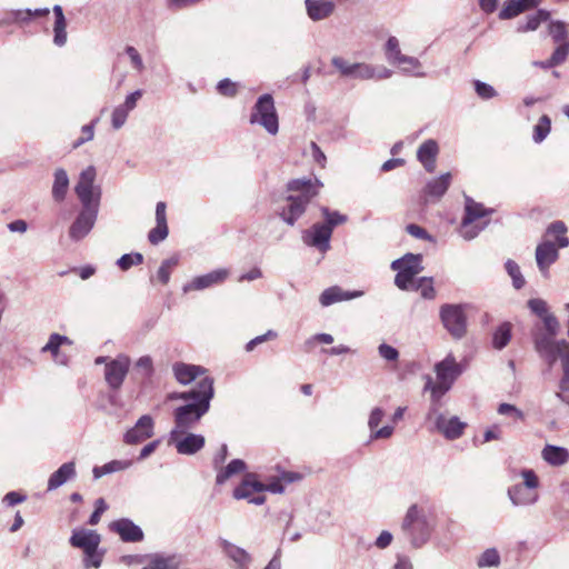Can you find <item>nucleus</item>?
Instances as JSON below:
<instances>
[{"instance_id": "nucleus-24", "label": "nucleus", "mask_w": 569, "mask_h": 569, "mask_svg": "<svg viewBox=\"0 0 569 569\" xmlns=\"http://www.w3.org/2000/svg\"><path fill=\"white\" fill-rule=\"evenodd\" d=\"M204 386H206V388L210 387L212 395L214 393L213 379L209 378V377H204L197 383V387L194 389H191V390L184 391V392L169 393L168 399L169 400H183L188 403H199L202 400V396L204 395V393H202Z\"/></svg>"}, {"instance_id": "nucleus-5", "label": "nucleus", "mask_w": 569, "mask_h": 569, "mask_svg": "<svg viewBox=\"0 0 569 569\" xmlns=\"http://www.w3.org/2000/svg\"><path fill=\"white\" fill-rule=\"evenodd\" d=\"M556 347L552 348L551 360L545 356H538L549 369H552L558 360L561 361L562 377L559 381V391L556 397L563 403L569 405V342L566 339L556 341Z\"/></svg>"}, {"instance_id": "nucleus-47", "label": "nucleus", "mask_w": 569, "mask_h": 569, "mask_svg": "<svg viewBox=\"0 0 569 569\" xmlns=\"http://www.w3.org/2000/svg\"><path fill=\"white\" fill-rule=\"evenodd\" d=\"M549 12L546 10H538L536 13L529 16L527 18V22L525 24H520L518 27V31H533L536 30L541 22L547 21L549 19Z\"/></svg>"}, {"instance_id": "nucleus-52", "label": "nucleus", "mask_w": 569, "mask_h": 569, "mask_svg": "<svg viewBox=\"0 0 569 569\" xmlns=\"http://www.w3.org/2000/svg\"><path fill=\"white\" fill-rule=\"evenodd\" d=\"M375 78L376 67L365 62H355V70L351 79L370 80Z\"/></svg>"}, {"instance_id": "nucleus-41", "label": "nucleus", "mask_w": 569, "mask_h": 569, "mask_svg": "<svg viewBox=\"0 0 569 569\" xmlns=\"http://www.w3.org/2000/svg\"><path fill=\"white\" fill-rule=\"evenodd\" d=\"M142 569H179V563L172 556L154 555Z\"/></svg>"}, {"instance_id": "nucleus-7", "label": "nucleus", "mask_w": 569, "mask_h": 569, "mask_svg": "<svg viewBox=\"0 0 569 569\" xmlns=\"http://www.w3.org/2000/svg\"><path fill=\"white\" fill-rule=\"evenodd\" d=\"M96 168L93 166L87 167L81 171L78 182L74 187V192L82 207L100 208L101 187L96 184Z\"/></svg>"}, {"instance_id": "nucleus-39", "label": "nucleus", "mask_w": 569, "mask_h": 569, "mask_svg": "<svg viewBox=\"0 0 569 569\" xmlns=\"http://www.w3.org/2000/svg\"><path fill=\"white\" fill-rule=\"evenodd\" d=\"M69 187V178L63 169H57L54 172V181L52 186V197L56 201H62Z\"/></svg>"}, {"instance_id": "nucleus-64", "label": "nucleus", "mask_w": 569, "mask_h": 569, "mask_svg": "<svg viewBox=\"0 0 569 569\" xmlns=\"http://www.w3.org/2000/svg\"><path fill=\"white\" fill-rule=\"evenodd\" d=\"M168 226L157 224L153 229L149 231L148 239L152 244H158L168 237Z\"/></svg>"}, {"instance_id": "nucleus-46", "label": "nucleus", "mask_w": 569, "mask_h": 569, "mask_svg": "<svg viewBox=\"0 0 569 569\" xmlns=\"http://www.w3.org/2000/svg\"><path fill=\"white\" fill-rule=\"evenodd\" d=\"M500 565V555L496 548L486 549L478 558L479 568L498 567Z\"/></svg>"}, {"instance_id": "nucleus-17", "label": "nucleus", "mask_w": 569, "mask_h": 569, "mask_svg": "<svg viewBox=\"0 0 569 569\" xmlns=\"http://www.w3.org/2000/svg\"><path fill=\"white\" fill-rule=\"evenodd\" d=\"M229 274L227 269H217L207 274L194 277L191 281L182 287V291L188 293L190 291H200L212 286L223 282Z\"/></svg>"}, {"instance_id": "nucleus-54", "label": "nucleus", "mask_w": 569, "mask_h": 569, "mask_svg": "<svg viewBox=\"0 0 569 569\" xmlns=\"http://www.w3.org/2000/svg\"><path fill=\"white\" fill-rule=\"evenodd\" d=\"M331 64L339 71L343 78H352L355 70V62H350L342 57L335 56L331 59Z\"/></svg>"}, {"instance_id": "nucleus-21", "label": "nucleus", "mask_w": 569, "mask_h": 569, "mask_svg": "<svg viewBox=\"0 0 569 569\" xmlns=\"http://www.w3.org/2000/svg\"><path fill=\"white\" fill-rule=\"evenodd\" d=\"M385 417V410L380 407H375L369 415L368 428L370 429V440L389 439L395 431L392 426H385L378 428Z\"/></svg>"}, {"instance_id": "nucleus-33", "label": "nucleus", "mask_w": 569, "mask_h": 569, "mask_svg": "<svg viewBox=\"0 0 569 569\" xmlns=\"http://www.w3.org/2000/svg\"><path fill=\"white\" fill-rule=\"evenodd\" d=\"M402 268L415 277L423 270L422 256L407 253L402 258L392 261L391 269Z\"/></svg>"}, {"instance_id": "nucleus-48", "label": "nucleus", "mask_w": 569, "mask_h": 569, "mask_svg": "<svg viewBox=\"0 0 569 569\" xmlns=\"http://www.w3.org/2000/svg\"><path fill=\"white\" fill-rule=\"evenodd\" d=\"M549 34L551 36L553 42L562 43L568 42V30L566 23L560 20L551 21L548 27Z\"/></svg>"}, {"instance_id": "nucleus-26", "label": "nucleus", "mask_w": 569, "mask_h": 569, "mask_svg": "<svg viewBox=\"0 0 569 569\" xmlns=\"http://www.w3.org/2000/svg\"><path fill=\"white\" fill-rule=\"evenodd\" d=\"M53 39L52 42L57 47H63L67 43L68 34H67V20L62 10V7L59 4L53 6Z\"/></svg>"}, {"instance_id": "nucleus-63", "label": "nucleus", "mask_w": 569, "mask_h": 569, "mask_svg": "<svg viewBox=\"0 0 569 569\" xmlns=\"http://www.w3.org/2000/svg\"><path fill=\"white\" fill-rule=\"evenodd\" d=\"M378 353L388 362H396L399 359V351L388 343L379 345Z\"/></svg>"}, {"instance_id": "nucleus-57", "label": "nucleus", "mask_w": 569, "mask_h": 569, "mask_svg": "<svg viewBox=\"0 0 569 569\" xmlns=\"http://www.w3.org/2000/svg\"><path fill=\"white\" fill-rule=\"evenodd\" d=\"M98 122V119L93 120L91 123L89 124H84L82 128H81V137L78 138L74 142H73V148L77 149L79 148L80 146H82L83 143L88 142V141H91L94 137V126L96 123Z\"/></svg>"}, {"instance_id": "nucleus-13", "label": "nucleus", "mask_w": 569, "mask_h": 569, "mask_svg": "<svg viewBox=\"0 0 569 569\" xmlns=\"http://www.w3.org/2000/svg\"><path fill=\"white\" fill-rule=\"evenodd\" d=\"M168 443L173 445L179 455L192 456L203 449L206 438L202 435L190 431H170Z\"/></svg>"}, {"instance_id": "nucleus-45", "label": "nucleus", "mask_w": 569, "mask_h": 569, "mask_svg": "<svg viewBox=\"0 0 569 569\" xmlns=\"http://www.w3.org/2000/svg\"><path fill=\"white\" fill-rule=\"evenodd\" d=\"M179 257L177 254L163 260L158 269L157 278L162 284H167L170 280L172 269L178 266Z\"/></svg>"}, {"instance_id": "nucleus-10", "label": "nucleus", "mask_w": 569, "mask_h": 569, "mask_svg": "<svg viewBox=\"0 0 569 569\" xmlns=\"http://www.w3.org/2000/svg\"><path fill=\"white\" fill-rule=\"evenodd\" d=\"M491 213V210L486 209L481 203L476 202L470 197L466 196L465 216L461 221L460 234L466 240L475 239L478 233L487 226V222L476 224L481 218Z\"/></svg>"}, {"instance_id": "nucleus-53", "label": "nucleus", "mask_w": 569, "mask_h": 569, "mask_svg": "<svg viewBox=\"0 0 569 569\" xmlns=\"http://www.w3.org/2000/svg\"><path fill=\"white\" fill-rule=\"evenodd\" d=\"M397 274L395 277V284L401 290L412 289L415 286V276L402 268L395 269Z\"/></svg>"}, {"instance_id": "nucleus-51", "label": "nucleus", "mask_w": 569, "mask_h": 569, "mask_svg": "<svg viewBox=\"0 0 569 569\" xmlns=\"http://www.w3.org/2000/svg\"><path fill=\"white\" fill-rule=\"evenodd\" d=\"M321 213L325 218V224L333 230L335 227L345 223L348 220L346 214L340 213L339 211H331L327 207H321Z\"/></svg>"}, {"instance_id": "nucleus-56", "label": "nucleus", "mask_w": 569, "mask_h": 569, "mask_svg": "<svg viewBox=\"0 0 569 569\" xmlns=\"http://www.w3.org/2000/svg\"><path fill=\"white\" fill-rule=\"evenodd\" d=\"M412 289L420 290L425 299H433L436 290L433 288L432 278L422 277L413 286Z\"/></svg>"}, {"instance_id": "nucleus-31", "label": "nucleus", "mask_w": 569, "mask_h": 569, "mask_svg": "<svg viewBox=\"0 0 569 569\" xmlns=\"http://www.w3.org/2000/svg\"><path fill=\"white\" fill-rule=\"evenodd\" d=\"M76 475V465L73 461L61 465L60 468L50 476L48 480V490L51 491L61 487L68 480L73 479Z\"/></svg>"}, {"instance_id": "nucleus-25", "label": "nucleus", "mask_w": 569, "mask_h": 569, "mask_svg": "<svg viewBox=\"0 0 569 569\" xmlns=\"http://www.w3.org/2000/svg\"><path fill=\"white\" fill-rule=\"evenodd\" d=\"M305 6L308 18L315 22L329 18L336 9L329 0H305Z\"/></svg>"}, {"instance_id": "nucleus-30", "label": "nucleus", "mask_w": 569, "mask_h": 569, "mask_svg": "<svg viewBox=\"0 0 569 569\" xmlns=\"http://www.w3.org/2000/svg\"><path fill=\"white\" fill-rule=\"evenodd\" d=\"M541 457L548 465L561 467L569 461V450L561 446L546 445L541 450Z\"/></svg>"}, {"instance_id": "nucleus-61", "label": "nucleus", "mask_w": 569, "mask_h": 569, "mask_svg": "<svg viewBox=\"0 0 569 569\" xmlns=\"http://www.w3.org/2000/svg\"><path fill=\"white\" fill-rule=\"evenodd\" d=\"M559 46L552 52L550 59L551 63L559 66L566 61L569 56V42L558 43Z\"/></svg>"}, {"instance_id": "nucleus-18", "label": "nucleus", "mask_w": 569, "mask_h": 569, "mask_svg": "<svg viewBox=\"0 0 569 569\" xmlns=\"http://www.w3.org/2000/svg\"><path fill=\"white\" fill-rule=\"evenodd\" d=\"M558 246L555 242L546 240L537 246L536 262L545 278L549 276V268L558 260Z\"/></svg>"}, {"instance_id": "nucleus-50", "label": "nucleus", "mask_w": 569, "mask_h": 569, "mask_svg": "<svg viewBox=\"0 0 569 569\" xmlns=\"http://www.w3.org/2000/svg\"><path fill=\"white\" fill-rule=\"evenodd\" d=\"M505 268L510 278L512 279L513 287L517 290L521 289L525 286L526 281L520 271L519 264L516 261L508 259L505 263Z\"/></svg>"}, {"instance_id": "nucleus-16", "label": "nucleus", "mask_w": 569, "mask_h": 569, "mask_svg": "<svg viewBox=\"0 0 569 569\" xmlns=\"http://www.w3.org/2000/svg\"><path fill=\"white\" fill-rule=\"evenodd\" d=\"M331 229L325 223H315L309 230L302 234L303 242L308 246L316 247L322 252L330 248Z\"/></svg>"}, {"instance_id": "nucleus-35", "label": "nucleus", "mask_w": 569, "mask_h": 569, "mask_svg": "<svg viewBox=\"0 0 569 569\" xmlns=\"http://www.w3.org/2000/svg\"><path fill=\"white\" fill-rule=\"evenodd\" d=\"M393 66H397L400 68L401 72L406 74H410L418 78L426 77V73L421 71V62L411 56L401 54V57H398V60L392 63Z\"/></svg>"}, {"instance_id": "nucleus-15", "label": "nucleus", "mask_w": 569, "mask_h": 569, "mask_svg": "<svg viewBox=\"0 0 569 569\" xmlns=\"http://www.w3.org/2000/svg\"><path fill=\"white\" fill-rule=\"evenodd\" d=\"M153 433V418L149 415H143L138 419L136 425L124 433L123 441L127 445H138L151 438Z\"/></svg>"}, {"instance_id": "nucleus-11", "label": "nucleus", "mask_w": 569, "mask_h": 569, "mask_svg": "<svg viewBox=\"0 0 569 569\" xmlns=\"http://www.w3.org/2000/svg\"><path fill=\"white\" fill-rule=\"evenodd\" d=\"M427 421L433 425V429L448 440H456L463 435L466 423L458 417L447 418L439 411L437 406H430L427 413Z\"/></svg>"}, {"instance_id": "nucleus-19", "label": "nucleus", "mask_w": 569, "mask_h": 569, "mask_svg": "<svg viewBox=\"0 0 569 569\" xmlns=\"http://www.w3.org/2000/svg\"><path fill=\"white\" fill-rule=\"evenodd\" d=\"M435 371L438 380L452 386L455 380L462 373L463 368L450 353L442 361L435 366Z\"/></svg>"}, {"instance_id": "nucleus-44", "label": "nucleus", "mask_w": 569, "mask_h": 569, "mask_svg": "<svg viewBox=\"0 0 569 569\" xmlns=\"http://www.w3.org/2000/svg\"><path fill=\"white\" fill-rule=\"evenodd\" d=\"M511 339V326L508 322L500 325L493 333L492 345L496 349H503Z\"/></svg>"}, {"instance_id": "nucleus-20", "label": "nucleus", "mask_w": 569, "mask_h": 569, "mask_svg": "<svg viewBox=\"0 0 569 569\" xmlns=\"http://www.w3.org/2000/svg\"><path fill=\"white\" fill-rule=\"evenodd\" d=\"M111 531L118 533L126 542H138L143 539L141 528L134 525L130 519L122 518L110 525Z\"/></svg>"}, {"instance_id": "nucleus-28", "label": "nucleus", "mask_w": 569, "mask_h": 569, "mask_svg": "<svg viewBox=\"0 0 569 569\" xmlns=\"http://www.w3.org/2000/svg\"><path fill=\"white\" fill-rule=\"evenodd\" d=\"M362 296V291H345L340 287H330L326 289L319 298L321 306L328 307L336 302L351 300Z\"/></svg>"}, {"instance_id": "nucleus-34", "label": "nucleus", "mask_w": 569, "mask_h": 569, "mask_svg": "<svg viewBox=\"0 0 569 569\" xmlns=\"http://www.w3.org/2000/svg\"><path fill=\"white\" fill-rule=\"evenodd\" d=\"M173 372L176 379L182 383L188 385L192 382L197 377L204 372V369L200 366L176 363L173 366Z\"/></svg>"}, {"instance_id": "nucleus-59", "label": "nucleus", "mask_w": 569, "mask_h": 569, "mask_svg": "<svg viewBox=\"0 0 569 569\" xmlns=\"http://www.w3.org/2000/svg\"><path fill=\"white\" fill-rule=\"evenodd\" d=\"M497 412L501 416H509L511 418H513L515 420H525V413L518 409L516 406L513 405H510V403H500L498 409H497Z\"/></svg>"}, {"instance_id": "nucleus-14", "label": "nucleus", "mask_w": 569, "mask_h": 569, "mask_svg": "<svg viewBox=\"0 0 569 569\" xmlns=\"http://www.w3.org/2000/svg\"><path fill=\"white\" fill-rule=\"evenodd\" d=\"M130 366V358L123 353L118 355L114 359L107 362L104 367V380L111 390L118 391L121 388Z\"/></svg>"}, {"instance_id": "nucleus-49", "label": "nucleus", "mask_w": 569, "mask_h": 569, "mask_svg": "<svg viewBox=\"0 0 569 569\" xmlns=\"http://www.w3.org/2000/svg\"><path fill=\"white\" fill-rule=\"evenodd\" d=\"M551 129V120L548 116L540 117L538 123L533 127V141L536 143L542 142L549 134Z\"/></svg>"}, {"instance_id": "nucleus-58", "label": "nucleus", "mask_w": 569, "mask_h": 569, "mask_svg": "<svg viewBox=\"0 0 569 569\" xmlns=\"http://www.w3.org/2000/svg\"><path fill=\"white\" fill-rule=\"evenodd\" d=\"M137 372L141 373L143 378H149L153 372V362L151 357L142 356L140 357L134 366Z\"/></svg>"}, {"instance_id": "nucleus-23", "label": "nucleus", "mask_w": 569, "mask_h": 569, "mask_svg": "<svg viewBox=\"0 0 569 569\" xmlns=\"http://www.w3.org/2000/svg\"><path fill=\"white\" fill-rule=\"evenodd\" d=\"M70 543L72 547L82 549L83 552L94 551L99 547L100 535L94 530H73L72 536L70 537Z\"/></svg>"}, {"instance_id": "nucleus-9", "label": "nucleus", "mask_w": 569, "mask_h": 569, "mask_svg": "<svg viewBox=\"0 0 569 569\" xmlns=\"http://www.w3.org/2000/svg\"><path fill=\"white\" fill-rule=\"evenodd\" d=\"M441 323L455 339H461L467 333V313L463 305L446 303L439 311Z\"/></svg>"}, {"instance_id": "nucleus-6", "label": "nucleus", "mask_w": 569, "mask_h": 569, "mask_svg": "<svg viewBox=\"0 0 569 569\" xmlns=\"http://www.w3.org/2000/svg\"><path fill=\"white\" fill-rule=\"evenodd\" d=\"M251 124H260L264 130L274 136L279 131V120L271 94L264 93L254 103L250 119Z\"/></svg>"}, {"instance_id": "nucleus-60", "label": "nucleus", "mask_w": 569, "mask_h": 569, "mask_svg": "<svg viewBox=\"0 0 569 569\" xmlns=\"http://www.w3.org/2000/svg\"><path fill=\"white\" fill-rule=\"evenodd\" d=\"M129 112L130 111L124 109L121 104L116 107L111 116L112 128L118 130L121 127H123V124L127 121Z\"/></svg>"}, {"instance_id": "nucleus-4", "label": "nucleus", "mask_w": 569, "mask_h": 569, "mask_svg": "<svg viewBox=\"0 0 569 569\" xmlns=\"http://www.w3.org/2000/svg\"><path fill=\"white\" fill-rule=\"evenodd\" d=\"M202 400L199 403H186L173 410L174 427L171 431L184 432L193 429L200 419L208 412L212 392L210 387L204 388Z\"/></svg>"}, {"instance_id": "nucleus-2", "label": "nucleus", "mask_w": 569, "mask_h": 569, "mask_svg": "<svg viewBox=\"0 0 569 569\" xmlns=\"http://www.w3.org/2000/svg\"><path fill=\"white\" fill-rule=\"evenodd\" d=\"M322 183L315 179H293L287 184L284 198L278 214L284 223L292 227L305 213L307 206L319 193Z\"/></svg>"}, {"instance_id": "nucleus-55", "label": "nucleus", "mask_w": 569, "mask_h": 569, "mask_svg": "<svg viewBox=\"0 0 569 569\" xmlns=\"http://www.w3.org/2000/svg\"><path fill=\"white\" fill-rule=\"evenodd\" d=\"M385 54H386V59L387 61L392 64L395 61L398 60V57H401V50H400V44H399V40L391 36L388 38L387 42H386V46H385Z\"/></svg>"}, {"instance_id": "nucleus-29", "label": "nucleus", "mask_w": 569, "mask_h": 569, "mask_svg": "<svg viewBox=\"0 0 569 569\" xmlns=\"http://www.w3.org/2000/svg\"><path fill=\"white\" fill-rule=\"evenodd\" d=\"M438 151V143L432 139L425 141L418 149V160L428 172H433L436 169V157Z\"/></svg>"}, {"instance_id": "nucleus-38", "label": "nucleus", "mask_w": 569, "mask_h": 569, "mask_svg": "<svg viewBox=\"0 0 569 569\" xmlns=\"http://www.w3.org/2000/svg\"><path fill=\"white\" fill-rule=\"evenodd\" d=\"M451 174L445 173L440 177L432 179L426 186V193L430 197L440 198L442 197L450 186Z\"/></svg>"}, {"instance_id": "nucleus-8", "label": "nucleus", "mask_w": 569, "mask_h": 569, "mask_svg": "<svg viewBox=\"0 0 569 569\" xmlns=\"http://www.w3.org/2000/svg\"><path fill=\"white\" fill-rule=\"evenodd\" d=\"M522 483H517L508 489V497L516 507H525L533 505L538 500V477L531 469L521 472Z\"/></svg>"}, {"instance_id": "nucleus-36", "label": "nucleus", "mask_w": 569, "mask_h": 569, "mask_svg": "<svg viewBox=\"0 0 569 569\" xmlns=\"http://www.w3.org/2000/svg\"><path fill=\"white\" fill-rule=\"evenodd\" d=\"M63 343L71 345L70 339L67 336H62L59 333H52L49 338V341L42 347V352H50L56 362L64 365L66 357H60L59 348Z\"/></svg>"}, {"instance_id": "nucleus-40", "label": "nucleus", "mask_w": 569, "mask_h": 569, "mask_svg": "<svg viewBox=\"0 0 569 569\" xmlns=\"http://www.w3.org/2000/svg\"><path fill=\"white\" fill-rule=\"evenodd\" d=\"M131 466L129 460H112L103 466L94 467L92 470L94 479H99L104 475L112 473L116 471H122Z\"/></svg>"}, {"instance_id": "nucleus-12", "label": "nucleus", "mask_w": 569, "mask_h": 569, "mask_svg": "<svg viewBox=\"0 0 569 569\" xmlns=\"http://www.w3.org/2000/svg\"><path fill=\"white\" fill-rule=\"evenodd\" d=\"M99 213V208L82 207L71 223L68 234L72 241H81L93 229Z\"/></svg>"}, {"instance_id": "nucleus-27", "label": "nucleus", "mask_w": 569, "mask_h": 569, "mask_svg": "<svg viewBox=\"0 0 569 569\" xmlns=\"http://www.w3.org/2000/svg\"><path fill=\"white\" fill-rule=\"evenodd\" d=\"M260 492H263V482L257 480L256 475L247 473L242 482L234 489L233 497L249 501L254 493Z\"/></svg>"}, {"instance_id": "nucleus-62", "label": "nucleus", "mask_w": 569, "mask_h": 569, "mask_svg": "<svg viewBox=\"0 0 569 569\" xmlns=\"http://www.w3.org/2000/svg\"><path fill=\"white\" fill-rule=\"evenodd\" d=\"M473 84H475V90H476L477 94L481 99L488 100V99L495 98L497 96L496 89L486 82L476 80Z\"/></svg>"}, {"instance_id": "nucleus-37", "label": "nucleus", "mask_w": 569, "mask_h": 569, "mask_svg": "<svg viewBox=\"0 0 569 569\" xmlns=\"http://www.w3.org/2000/svg\"><path fill=\"white\" fill-rule=\"evenodd\" d=\"M247 465L241 459L231 460L224 468L220 467L217 471L216 482L217 485L224 483L231 477L243 472Z\"/></svg>"}, {"instance_id": "nucleus-22", "label": "nucleus", "mask_w": 569, "mask_h": 569, "mask_svg": "<svg viewBox=\"0 0 569 569\" xmlns=\"http://www.w3.org/2000/svg\"><path fill=\"white\" fill-rule=\"evenodd\" d=\"M219 546L223 553L233 561L238 569H248L252 558L243 548L236 546L227 539H220Z\"/></svg>"}, {"instance_id": "nucleus-1", "label": "nucleus", "mask_w": 569, "mask_h": 569, "mask_svg": "<svg viewBox=\"0 0 569 569\" xmlns=\"http://www.w3.org/2000/svg\"><path fill=\"white\" fill-rule=\"evenodd\" d=\"M528 308L532 313L537 315L541 322L536 323L531 329V339L533 349L538 356H545L549 360L553 358L552 348L560 332V322L558 318L549 311L548 305L545 300L533 298L528 301Z\"/></svg>"}, {"instance_id": "nucleus-32", "label": "nucleus", "mask_w": 569, "mask_h": 569, "mask_svg": "<svg viewBox=\"0 0 569 569\" xmlns=\"http://www.w3.org/2000/svg\"><path fill=\"white\" fill-rule=\"evenodd\" d=\"M541 0H508L499 13L500 19H511L527 9L538 6Z\"/></svg>"}, {"instance_id": "nucleus-43", "label": "nucleus", "mask_w": 569, "mask_h": 569, "mask_svg": "<svg viewBox=\"0 0 569 569\" xmlns=\"http://www.w3.org/2000/svg\"><path fill=\"white\" fill-rule=\"evenodd\" d=\"M567 227L562 221L552 222L548 229L547 234L556 238L558 248H566L569 246V239L566 237Z\"/></svg>"}, {"instance_id": "nucleus-42", "label": "nucleus", "mask_w": 569, "mask_h": 569, "mask_svg": "<svg viewBox=\"0 0 569 569\" xmlns=\"http://www.w3.org/2000/svg\"><path fill=\"white\" fill-rule=\"evenodd\" d=\"M450 388H451L450 385H448L441 380L437 379V381L433 382L431 380V378H429L425 386V390H429L431 392V400H432L431 406L438 407L437 403L450 390Z\"/></svg>"}, {"instance_id": "nucleus-3", "label": "nucleus", "mask_w": 569, "mask_h": 569, "mask_svg": "<svg viewBox=\"0 0 569 569\" xmlns=\"http://www.w3.org/2000/svg\"><path fill=\"white\" fill-rule=\"evenodd\" d=\"M436 528V518L417 503L411 505L401 522V531L413 548L425 546Z\"/></svg>"}]
</instances>
